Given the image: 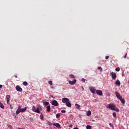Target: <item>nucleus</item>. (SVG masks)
<instances>
[{"label":"nucleus","instance_id":"20e7f679","mask_svg":"<svg viewBox=\"0 0 129 129\" xmlns=\"http://www.w3.org/2000/svg\"><path fill=\"white\" fill-rule=\"evenodd\" d=\"M96 93H97V95L102 96V95H103L102 91H101L100 90H97Z\"/></svg>","mask_w":129,"mask_h":129},{"label":"nucleus","instance_id":"ddd939ff","mask_svg":"<svg viewBox=\"0 0 129 129\" xmlns=\"http://www.w3.org/2000/svg\"><path fill=\"white\" fill-rule=\"evenodd\" d=\"M113 110L114 111H116V112H119V109L116 107V106H115V105H113Z\"/></svg>","mask_w":129,"mask_h":129},{"label":"nucleus","instance_id":"58836bf2","mask_svg":"<svg viewBox=\"0 0 129 129\" xmlns=\"http://www.w3.org/2000/svg\"><path fill=\"white\" fill-rule=\"evenodd\" d=\"M81 80L83 82H85V79L84 78H82Z\"/></svg>","mask_w":129,"mask_h":129},{"label":"nucleus","instance_id":"e433bc0d","mask_svg":"<svg viewBox=\"0 0 129 129\" xmlns=\"http://www.w3.org/2000/svg\"><path fill=\"white\" fill-rule=\"evenodd\" d=\"M109 58V56H105L106 60H108Z\"/></svg>","mask_w":129,"mask_h":129},{"label":"nucleus","instance_id":"39448f33","mask_svg":"<svg viewBox=\"0 0 129 129\" xmlns=\"http://www.w3.org/2000/svg\"><path fill=\"white\" fill-rule=\"evenodd\" d=\"M89 89L90 91H91V92H92V93H95V91H96V90H95V89L92 87H89Z\"/></svg>","mask_w":129,"mask_h":129},{"label":"nucleus","instance_id":"aec40b11","mask_svg":"<svg viewBox=\"0 0 129 129\" xmlns=\"http://www.w3.org/2000/svg\"><path fill=\"white\" fill-rule=\"evenodd\" d=\"M21 112V110H17L16 112V115H18V114H19V113Z\"/></svg>","mask_w":129,"mask_h":129},{"label":"nucleus","instance_id":"c85d7f7f","mask_svg":"<svg viewBox=\"0 0 129 129\" xmlns=\"http://www.w3.org/2000/svg\"><path fill=\"white\" fill-rule=\"evenodd\" d=\"M120 71V68L119 67H117V68H116V71Z\"/></svg>","mask_w":129,"mask_h":129},{"label":"nucleus","instance_id":"7c9ffc66","mask_svg":"<svg viewBox=\"0 0 129 129\" xmlns=\"http://www.w3.org/2000/svg\"><path fill=\"white\" fill-rule=\"evenodd\" d=\"M56 118H59L60 117V114L58 113L56 115Z\"/></svg>","mask_w":129,"mask_h":129},{"label":"nucleus","instance_id":"cd10ccee","mask_svg":"<svg viewBox=\"0 0 129 129\" xmlns=\"http://www.w3.org/2000/svg\"><path fill=\"white\" fill-rule=\"evenodd\" d=\"M69 77L70 78H75L74 75H73V74H70L69 75Z\"/></svg>","mask_w":129,"mask_h":129},{"label":"nucleus","instance_id":"7ed1b4c3","mask_svg":"<svg viewBox=\"0 0 129 129\" xmlns=\"http://www.w3.org/2000/svg\"><path fill=\"white\" fill-rule=\"evenodd\" d=\"M15 88L17 91H19V92H23V89H22V88H21V87L19 85L16 86Z\"/></svg>","mask_w":129,"mask_h":129},{"label":"nucleus","instance_id":"f03ea898","mask_svg":"<svg viewBox=\"0 0 129 129\" xmlns=\"http://www.w3.org/2000/svg\"><path fill=\"white\" fill-rule=\"evenodd\" d=\"M52 105H54V106H59V103H58V101L56 100H54L51 102Z\"/></svg>","mask_w":129,"mask_h":129},{"label":"nucleus","instance_id":"9b49d317","mask_svg":"<svg viewBox=\"0 0 129 129\" xmlns=\"http://www.w3.org/2000/svg\"><path fill=\"white\" fill-rule=\"evenodd\" d=\"M52 125H53V126H56V127H57V128H60V127H61V125H60V124H59V123H53L52 124Z\"/></svg>","mask_w":129,"mask_h":129},{"label":"nucleus","instance_id":"1a4fd4ad","mask_svg":"<svg viewBox=\"0 0 129 129\" xmlns=\"http://www.w3.org/2000/svg\"><path fill=\"white\" fill-rule=\"evenodd\" d=\"M107 108H110L111 110H113V104H110L107 106Z\"/></svg>","mask_w":129,"mask_h":129},{"label":"nucleus","instance_id":"2f4dec72","mask_svg":"<svg viewBox=\"0 0 129 129\" xmlns=\"http://www.w3.org/2000/svg\"><path fill=\"white\" fill-rule=\"evenodd\" d=\"M86 128L87 129H91V126H90V125H87L86 126Z\"/></svg>","mask_w":129,"mask_h":129},{"label":"nucleus","instance_id":"9d476101","mask_svg":"<svg viewBox=\"0 0 129 129\" xmlns=\"http://www.w3.org/2000/svg\"><path fill=\"white\" fill-rule=\"evenodd\" d=\"M115 93H116V96L117 97V98H118V99L120 98H122V96L120 95V94H119L118 92H116Z\"/></svg>","mask_w":129,"mask_h":129},{"label":"nucleus","instance_id":"f257e3e1","mask_svg":"<svg viewBox=\"0 0 129 129\" xmlns=\"http://www.w3.org/2000/svg\"><path fill=\"white\" fill-rule=\"evenodd\" d=\"M32 110L33 112H36V113H40V109L39 108H37V109H36L35 106H32Z\"/></svg>","mask_w":129,"mask_h":129},{"label":"nucleus","instance_id":"4be33fe9","mask_svg":"<svg viewBox=\"0 0 129 129\" xmlns=\"http://www.w3.org/2000/svg\"><path fill=\"white\" fill-rule=\"evenodd\" d=\"M40 118L42 120H43L44 119V115H43V114L41 113V115L40 116Z\"/></svg>","mask_w":129,"mask_h":129},{"label":"nucleus","instance_id":"a211bd4d","mask_svg":"<svg viewBox=\"0 0 129 129\" xmlns=\"http://www.w3.org/2000/svg\"><path fill=\"white\" fill-rule=\"evenodd\" d=\"M119 99H120V101L122 102L123 104H124V103H125V100H124V99L121 98Z\"/></svg>","mask_w":129,"mask_h":129},{"label":"nucleus","instance_id":"ea45409f","mask_svg":"<svg viewBox=\"0 0 129 129\" xmlns=\"http://www.w3.org/2000/svg\"><path fill=\"white\" fill-rule=\"evenodd\" d=\"M61 112H62V113H65V112H66V111H65V110H62L61 111Z\"/></svg>","mask_w":129,"mask_h":129},{"label":"nucleus","instance_id":"a18cd8bd","mask_svg":"<svg viewBox=\"0 0 129 129\" xmlns=\"http://www.w3.org/2000/svg\"><path fill=\"white\" fill-rule=\"evenodd\" d=\"M2 87H3V85H0V88H2Z\"/></svg>","mask_w":129,"mask_h":129},{"label":"nucleus","instance_id":"bb28decb","mask_svg":"<svg viewBox=\"0 0 129 129\" xmlns=\"http://www.w3.org/2000/svg\"><path fill=\"white\" fill-rule=\"evenodd\" d=\"M48 83L51 86L53 85V81H49Z\"/></svg>","mask_w":129,"mask_h":129},{"label":"nucleus","instance_id":"c03bdc74","mask_svg":"<svg viewBox=\"0 0 129 129\" xmlns=\"http://www.w3.org/2000/svg\"><path fill=\"white\" fill-rule=\"evenodd\" d=\"M14 77H15V78H17L18 77V76L17 75H14Z\"/></svg>","mask_w":129,"mask_h":129},{"label":"nucleus","instance_id":"f704fd0d","mask_svg":"<svg viewBox=\"0 0 129 129\" xmlns=\"http://www.w3.org/2000/svg\"><path fill=\"white\" fill-rule=\"evenodd\" d=\"M113 116L115 117V118H116V113H113Z\"/></svg>","mask_w":129,"mask_h":129},{"label":"nucleus","instance_id":"2eb2a0df","mask_svg":"<svg viewBox=\"0 0 129 129\" xmlns=\"http://www.w3.org/2000/svg\"><path fill=\"white\" fill-rule=\"evenodd\" d=\"M66 106H67L68 107H71V103H70V101L66 103Z\"/></svg>","mask_w":129,"mask_h":129},{"label":"nucleus","instance_id":"5701e85b","mask_svg":"<svg viewBox=\"0 0 129 129\" xmlns=\"http://www.w3.org/2000/svg\"><path fill=\"white\" fill-rule=\"evenodd\" d=\"M0 107L2 109H4V108H5V106H4V105H3V104H2V103H1V102H0Z\"/></svg>","mask_w":129,"mask_h":129},{"label":"nucleus","instance_id":"6ab92c4d","mask_svg":"<svg viewBox=\"0 0 129 129\" xmlns=\"http://www.w3.org/2000/svg\"><path fill=\"white\" fill-rule=\"evenodd\" d=\"M47 112H50V111H51V106L49 105L47 107Z\"/></svg>","mask_w":129,"mask_h":129},{"label":"nucleus","instance_id":"49530a36","mask_svg":"<svg viewBox=\"0 0 129 129\" xmlns=\"http://www.w3.org/2000/svg\"><path fill=\"white\" fill-rule=\"evenodd\" d=\"M82 89H83H83H84V88H83V87H82Z\"/></svg>","mask_w":129,"mask_h":129},{"label":"nucleus","instance_id":"4468645a","mask_svg":"<svg viewBox=\"0 0 129 129\" xmlns=\"http://www.w3.org/2000/svg\"><path fill=\"white\" fill-rule=\"evenodd\" d=\"M42 102L44 105H45V106H49V104H50V103H49L48 102H45L44 101H42Z\"/></svg>","mask_w":129,"mask_h":129},{"label":"nucleus","instance_id":"c9c22d12","mask_svg":"<svg viewBox=\"0 0 129 129\" xmlns=\"http://www.w3.org/2000/svg\"><path fill=\"white\" fill-rule=\"evenodd\" d=\"M8 126L9 129H13V127L12 126L9 125Z\"/></svg>","mask_w":129,"mask_h":129},{"label":"nucleus","instance_id":"b1692460","mask_svg":"<svg viewBox=\"0 0 129 129\" xmlns=\"http://www.w3.org/2000/svg\"><path fill=\"white\" fill-rule=\"evenodd\" d=\"M47 124H48V125H49V126H52V125H53V124H52V123H51V122H50V121H47Z\"/></svg>","mask_w":129,"mask_h":129},{"label":"nucleus","instance_id":"4c0bfd02","mask_svg":"<svg viewBox=\"0 0 129 129\" xmlns=\"http://www.w3.org/2000/svg\"><path fill=\"white\" fill-rule=\"evenodd\" d=\"M127 57V53H126L125 55L124 56V59H126Z\"/></svg>","mask_w":129,"mask_h":129},{"label":"nucleus","instance_id":"37998d69","mask_svg":"<svg viewBox=\"0 0 129 129\" xmlns=\"http://www.w3.org/2000/svg\"><path fill=\"white\" fill-rule=\"evenodd\" d=\"M69 127H72V125H70L69 126Z\"/></svg>","mask_w":129,"mask_h":129},{"label":"nucleus","instance_id":"412c9836","mask_svg":"<svg viewBox=\"0 0 129 129\" xmlns=\"http://www.w3.org/2000/svg\"><path fill=\"white\" fill-rule=\"evenodd\" d=\"M90 115H91V111H88L87 112V116H90Z\"/></svg>","mask_w":129,"mask_h":129},{"label":"nucleus","instance_id":"c756f323","mask_svg":"<svg viewBox=\"0 0 129 129\" xmlns=\"http://www.w3.org/2000/svg\"><path fill=\"white\" fill-rule=\"evenodd\" d=\"M98 69L99 70H100V71H102V68H101V67H98Z\"/></svg>","mask_w":129,"mask_h":129},{"label":"nucleus","instance_id":"de8ad7c7","mask_svg":"<svg viewBox=\"0 0 129 129\" xmlns=\"http://www.w3.org/2000/svg\"><path fill=\"white\" fill-rule=\"evenodd\" d=\"M53 98H55V97H53Z\"/></svg>","mask_w":129,"mask_h":129},{"label":"nucleus","instance_id":"393cba45","mask_svg":"<svg viewBox=\"0 0 129 129\" xmlns=\"http://www.w3.org/2000/svg\"><path fill=\"white\" fill-rule=\"evenodd\" d=\"M23 85H24V86H27V85H28V82H24L23 83Z\"/></svg>","mask_w":129,"mask_h":129},{"label":"nucleus","instance_id":"a19ab883","mask_svg":"<svg viewBox=\"0 0 129 129\" xmlns=\"http://www.w3.org/2000/svg\"><path fill=\"white\" fill-rule=\"evenodd\" d=\"M9 105H10V108H11V109H13V106H12V104H9Z\"/></svg>","mask_w":129,"mask_h":129},{"label":"nucleus","instance_id":"dca6fc26","mask_svg":"<svg viewBox=\"0 0 129 129\" xmlns=\"http://www.w3.org/2000/svg\"><path fill=\"white\" fill-rule=\"evenodd\" d=\"M75 106H76V109L80 110V106L78 104H75Z\"/></svg>","mask_w":129,"mask_h":129},{"label":"nucleus","instance_id":"79ce46f5","mask_svg":"<svg viewBox=\"0 0 129 129\" xmlns=\"http://www.w3.org/2000/svg\"><path fill=\"white\" fill-rule=\"evenodd\" d=\"M109 125H110V126H112V124H111V123H110L109 124Z\"/></svg>","mask_w":129,"mask_h":129},{"label":"nucleus","instance_id":"473e14b6","mask_svg":"<svg viewBox=\"0 0 129 129\" xmlns=\"http://www.w3.org/2000/svg\"><path fill=\"white\" fill-rule=\"evenodd\" d=\"M111 76L112 78H113V72H111Z\"/></svg>","mask_w":129,"mask_h":129},{"label":"nucleus","instance_id":"f8f14e48","mask_svg":"<svg viewBox=\"0 0 129 129\" xmlns=\"http://www.w3.org/2000/svg\"><path fill=\"white\" fill-rule=\"evenodd\" d=\"M115 84H116V85L117 86H120L121 83H120V81H119V80H117L115 83Z\"/></svg>","mask_w":129,"mask_h":129},{"label":"nucleus","instance_id":"72a5a7b5","mask_svg":"<svg viewBox=\"0 0 129 129\" xmlns=\"http://www.w3.org/2000/svg\"><path fill=\"white\" fill-rule=\"evenodd\" d=\"M20 109H22V108H21V106H19L17 108V110H20Z\"/></svg>","mask_w":129,"mask_h":129},{"label":"nucleus","instance_id":"a878e982","mask_svg":"<svg viewBox=\"0 0 129 129\" xmlns=\"http://www.w3.org/2000/svg\"><path fill=\"white\" fill-rule=\"evenodd\" d=\"M116 78V74L115 73H113V79H115Z\"/></svg>","mask_w":129,"mask_h":129},{"label":"nucleus","instance_id":"6e6552de","mask_svg":"<svg viewBox=\"0 0 129 129\" xmlns=\"http://www.w3.org/2000/svg\"><path fill=\"white\" fill-rule=\"evenodd\" d=\"M62 101L63 103H67L69 101V99L67 98H63L62 99Z\"/></svg>","mask_w":129,"mask_h":129},{"label":"nucleus","instance_id":"f3484780","mask_svg":"<svg viewBox=\"0 0 129 129\" xmlns=\"http://www.w3.org/2000/svg\"><path fill=\"white\" fill-rule=\"evenodd\" d=\"M27 110V107H25L24 108L20 109L21 112H25Z\"/></svg>","mask_w":129,"mask_h":129},{"label":"nucleus","instance_id":"0eeeda50","mask_svg":"<svg viewBox=\"0 0 129 129\" xmlns=\"http://www.w3.org/2000/svg\"><path fill=\"white\" fill-rule=\"evenodd\" d=\"M10 98H11V96L10 95H6V101L7 104H9V102H10Z\"/></svg>","mask_w":129,"mask_h":129},{"label":"nucleus","instance_id":"423d86ee","mask_svg":"<svg viewBox=\"0 0 129 129\" xmlns=\"http://www.w3.org/2000/svg\"><path fill=\"white\" fill-rule=\"evenodd\" d=\"M69 84H71V85H73L76 83V79H74L73 81H69Z\"/></svg>","mask_w":129,"mask_h":129}]
</instances>
